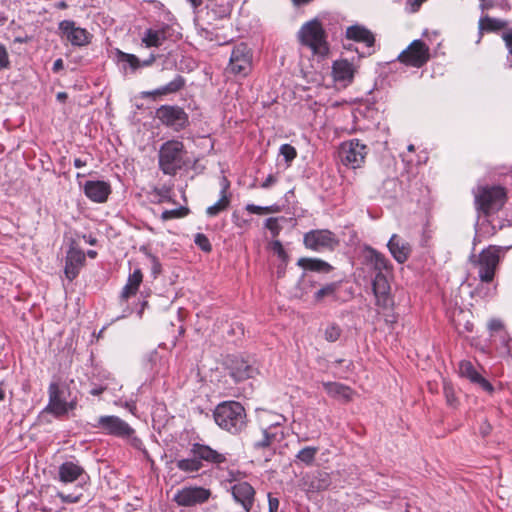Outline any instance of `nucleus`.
<instances>
[{
  "label": "nucleus",
  "instance_id": "62",
  "mask_svg": "<svg viewBox=\"0 0 512 512\" xmlns=\"http://www.w3.org/2000/svg\"><path fill=\"white\" fill-rule=\"evenodd\" d=\"M492 7V2L489 0H480V9L482 11L486 10V9H489Z\"/></svg>",
  "mask_w": 512,
  "mask_h": 512
},
{
  "label": "nucleus",
  "instance_id": "21",
  "mask_svg": "<svg viewBox=\"0 0 512 512\" xmlns=\"http://www.w3.org/2000/svg\"><path fill=\"white\" fill-rule=\"evenodd\" d=\"M387 248L393 259L399 263H405L412 254V245L398 234H392L387 242Z\"/></svg>",
  "mask_w": 512,
  "mask_h": 512
},
{
  "label": "nucleus",
  "instance_id": "51",
  "mask_svg": "<svg viewBox=\"0 0 512 512\" xmlns=\"http://www.w3.org/2000/svg\"><path fill=\"white\" fill-rule=\"evenodd\" d=\"M58 496L59 498L62 500L63 503H69V504H72V503H77L80 501V498L82 496L81 493L79 494H75V493H64V492H59L58 493Z\"/></svg>",
  "mask_w": 512,
  "mask_h": 512
},
{
  "label": "nucleus",
  "instance_id": "63",
  "mask_svg": "<svg viewBox=\"0 0 512 512\" xmlns=\"http://www.w3.org/2000/svg\"><path fill=\"white\" fill-rule=\"evenodd\" d=\"M124 407L126 409H128L132 414L135 413L136 405H135V403L133 401H130V402L126 401L125 404H124Z\"/></svg>",
  "mask_w": 512,
  "mask_h": 512
},
{
  "label": "nucleus",
  "instance_id": "52",
  "mask_svg": "<svg viewBox=\"0 0 512 512\" xmlns=\"http://www.w3.org/2000/svg\"><path fill=\"white\" fill-rule=\"evenodd\" d=\"M279 499L273 497L271 493H268V510L269 512H278Z\"/></svg>",
  "mask_w": 512,
  "mask_h": 512
},
{
  "label": "nucleus",
  "instance_id": "7",
  "mask_svg": "<svg viewBox=\"0 0 512 512\" xmlns=\"http://www.w3.org/2000/svg\"><path fill=\"white\" fill-rule=\"evenodd\" d=\"M303 243L307 249L321 252L324 250L333 251L339 245V240L330 230L316 229L304 234Z\"/></svg>",
  "mask_w": 512,
  "mask_h": 512
},
{
  "label": "nucleus",
  "instance_id": "12",
  "mask_svg": "<svg viewBox=\"0 0 512 512\" xmlns=\"http://www.w3.org/2000/svg\"><path fill=\"white\" fill-rule=\"evenodd\" d=\"M174 34L175 29L172 25L157 22L143 32L141 42L146 48L160 47L165 41L173 39Z\"/></svg>",
  "mask_w": 512,
  "mask_h": 512
},
{
  "label": "nucleus",
  "instance_id": "6",
  "mask_svg": "<svg viewBox=\"0 0 512 512\" xmlns=\"http://www.w3.org/2000/svg\"><path fill=\"white\" fill-rule=\"evenodd\" d=\"M505 197V190L500 186L482 187L475 194V203L479 210L488 214L499 210L505 202Z\"/></svg>",
  "mask_w": 512,
  "mask_h": 512
},
{
  "label": "nucleus",
  "instance_id": "48",
  "mask_svg": "<svg viewBox=\"0 0 512 512\" xmlns=\"http://www.w3.org/2000/svg\"><path fill=\"white\" fill-rule=\"evenodd\" d=\"M278 217H269L265 221V228L268 229L273 237H276L279 235L282 227L279 224Z\"/></svg>",
  "mask_w": 512,
  "mask_h": 512
},
{
  "label": "nucleus",
  "instance_id": "4",
  "mask_svg": "<svg viewBox=\"0 0 512 512\" xmlns=\"http://www.w3.org/2000/svg\"><path fill=\"white\" fill-rule=\"evenodd\" d=\"M185 148L179 140H168L159 149V168L166 175H175L182 169Z\"/></svg>",
  "mask_w": 512,
  "mask_h": 512
},
{
  "label": "nucleus",
  "instance_id": "41",
  "mask_svg": "<svg viewBox=\"0 0 512 512\" xmlns=\"http://www.w3.org/2000/svg\"><path fill=\"white\" fill-rule=\"evenodd\" d=\"M210 11L214 15L215 18L222 19V18H225L230 15L231 6L229 5V3H225V4H221V5L214 4L210 7Z\"/></svg>",
  "mask_w": 512,
  "mask_h": 512
},
{
  "label": "nucleus",
  "instance_id": "5",
  "mask_svg": "<svg viewBox=\"0 0 512 512\" xmlns=\"http://www.w3.org/2000/svg\"><path fill=\"white\" fill-rule=\"evenodd\" d=\"M511 247L512 245H490L480 252L477 264L479 266L478 275L481 282L490 283L493 281L501 255H504Z\"/></svg>",
  "mask_w": 512,
  "mask_h": 512
},
{
  "label": "nucleus",
  "instance_id": "64",
  "mask_svg": "<svg viewBox=\"0 0 512 512\" xmlns=\"http://www.w3.org/2000/svg\"><path fill=\"white\" fill-rule=\"evenodd\" d=\"M73 164H74V167H76V168H82L87 164V162L80 158H75Z\"/></svg>",
  "mask_w": 512,
  "mask_h": 512
},
{
  "label": "nucleus",
  "instance_id": "43",
  "mask_svg": "<svg viewBox=\"0 0 512 512\" xmlns=\"http://www.w3.org/2000/svg\"><path fill=\"white\" fill-rule=\"evenodd\" d=\"M279 153H280V155H282L284 157V159L287 163L292 162L297 156V151H296L295 147H293L292 145L287 144V143L282 144L280 146Z\"/></svg>",
  "mask_w": 512,
  "mask_h": 512
},
{
  "label": "nucleus",
  "instance_id": "34",
  "mask_svg": "<svg viewBox=\"0 0 512 512\" xmlns=\"http://www.w3.org/2000/svg\"><path fill=\"white\" fill-rule=\"evenodd\" d=\"M507 25V22L501 19L492 18L488 15L483 16L479 20V39L480 41L482 37L483 31L486 32H497L503 28H505Z\"/></svg>",
  "mask_w": 512,
  "mask_h": 512
},
{
  "label": "nucleus",
  "instance_id": "61",
  "mask_svg": "<svg viewBox=\"0 0 512 512\" xmlns=\"http://www.w3.org/2000/svg\"><path fill=\"white\" fill-rule=\"evenodd\" d=\"M131 444L133 445V447L137 448V449H141L143 443L141 441V439H139L138 437L136 436H131Z\"/></svg>",
  "mask_w": 512,
  "mask_h": 512
},
{
  "label": "nucleus",
  "instance_id": "35",
  "mask_svg": "<svg viewBox=\"0 0 512 512\" xmlns=\"http://www.w3.org/2000/svg\"><path fill=\"white\" fill-rule=\"evenodd\" d=\"M309 489L312 491H324L331 485V477L328 472L316 471L309 479Z\"/></svg>",
  "mask_w": 512,
  "mask_h": 512
},
{
  "label": "nucleus",
  "instance_id": "25",
  "mask_svg": "<svg viewBox=\"0 0 512 512\" xmlns=\"http://www.w3.org/2000/svg\"><path fill=\"white\" fill-rule=\"evenodd\" d=\"M364 257L375 273H384L385 271L389 272L393 269V265L389 259L383 253L371 246L364 247Z\"/></svg>",
  "mask_w": 512,
  "mask_h": 512
},
{
  "label": "nucleus",
  "instance_id": "27",
  "mask_svg": "<svg viewBox=\"0 0 512 512\" xmlns=\"http://www.w3.org/2000/svg\"><path fill=\"white\" fill-rule=\"evenodd\" d=\"M49 405L51 413L56 416L64 415L68 412V403L61 398V390L56 382L50 383L48 387Z\"/></svg>",
  "mask_w": 512,
  "mask_h": 512
},
{
  "label": "nucleus",
  "instance_id": "37",
  "mask_svg": "<svg viewBox=\"0 0 512 512\" xmlns=\"http://www.w3.org/2000/svg\"><path fill=\"white\" fill-rule=\"evenodd\" d=\"M340 287V282H331L320 288L314 294L315 301L319 302L325 297H331L333 300H337V291Z\"/></svg>",
  "mask_w": 512,
  "mask_h": 512
},
{
  "label": "nucleus",
  "instance_id": "50",
  "mask_svg": "<svg viewBox=\"0 0 512 512\" xmlns=\"http://www.w3.org/2000/svg\"><path fill=\"white\" fill-rule=\"evenodd\" d=\"M10 64L8 51L5 45L0 43V70L8 69Z\"/></svg>",
  "mask_w": 512,
  "mask_h": 512
},
{
  "label": "nucleus",
  "instance_id": "32",
  "mask_svg": "<svg viewBox=\"0 0 512 512\" xmlns=\"http://www.w3.org/2000/svg\"><path fill=\"white\" fill-rule=\"evenodd\" d=\"M326 393L333 398L348 402L352 397V389L339 382H323Z\"/></svg>",
  "mask_w": 512,
  "mask_h": 512
},
{
  "label": "nucleus",
  "instance_id": "58",
  "mask_svg": "<svg viewBox=\"0 0 512 512\" xmlns=\"http://www.w3.org/2000/svg\"><path fill=\"white\" fill-rule=\"evenodd\" d=\"M287 264H288V262H281V261L278 264V266H277V276L279 278L284 276Z\"/></svg>",
  "mask_w": 512,
  "mask_h": 512
},
{
  "label": "nucleus",
  "instance_id": "56",
  "mask_svg": "<svg viewBox=\"0 0 512 512\" xmlns=\"http://www.w3.org/2000/svg\"><path fill=\"white\" fill-rule=\"evenodd\" d=\"M63 69H64L63 59H61V58L56 59L52 66L53 73H59Z\"/></svg>",
  "mask_w": 512,
  "mask_h": 512
},
{
  "label": "nucleus",
  "instance_id": "22",
  "mask_svg": "<svg viewBox=\"0 0 512 512\" xmlns=\"http://www.w3.org/2000/svg\"><path fill=\"white\" fill-rule=\"evenodd\" d=\"M87 478V473L77 461H65L58 468V479L64 484L85 481Z\"/></svg>",
  "mask_w": 512,
  "mask_h": 512
},
{
  "label": "nucleus",
  "instance_id": "31",
  "mask_svg": "<svg viewBox=\"0 0 512 512\" xmlns=\"http://www.w3.org/2000/svg\"><path fill=\"white\" fill-rule=\"evenodd\" d=\"M142 280L143 274L140 268H136L131 274H129L127 283L120 294L121 303L126 302L130 297L136 295Z\"/></svg>",
  "mask_w": 512,
  "mask_h": 512
},
{
  "label": "nucleus",
  "instance_id": "3",
  "mask_svg": "<svg viewBox=\"0 0 512 512\" xmlns=\"http://www.w3.org/2000/svg\"><path fill=\"white\" fill-rule=\"evenodd\" d=\"M302 46L309 48L314 55L325 56L329 52L327 35L318 18L305 22L297 32Z\"/></svg>",
  "mask_w": 512,
  "mask_h": 512
},
{
  "label": "nucleus",
  "instance_id": "28",
  "mask_svg": "<svg viewBox=\"0 0 512 512\" xmlns=\"http://www.w3.org/2000/svg\"><path fill=\"white\" fill-rule=\"evenodd\" d=\"M353 63L347 59H339L333 62L332 74L336 82L349 84L352 82L355 74Z\"/></svg>",
  "mask_w": 512,
  "mask_h": 512
},
{
  "label": "nucleus",
  "instance_id": "47",
  "mask_svg": "<svg viewBox=\"0 0 512 512\" xmlns=\"http://www.w3.org/2000/svg\"><path fill=\"white\" fill-rule=\"evenodd\" d=\"M502 39L508 50L507 66L512 69V60L510 59V56H512V28L502 33Z\"/></svg>",
  "mask_w": 512,
  "mask_h": 512
},
{
  "label": "nucleus",
  "instance_id": "39",
  "mask_svg": "<svg viewBox=\"0 0 512 512\" xmlns=\"http://www.w3.org/2000/svg\"><path fill=\"white\" fill-rule=\"evenodd\" d=\"M189 212L190 210L188 207L180 206L175 209L164 210L160 215V219L163 222H166L171 219H180L186 217L189 214Z\"/></svg>",
  "mask_w": 512,
  "mask_h": 512
},
{
  "label": "nucleus",
  "instance_id": "55",
  "mask_svg": "<svg viewBox=\"0 0 512 512\" xmlns=\"http://www.w3.org/2000/svg\"><path fill=\"white\" fill-rule=\"evenodd\" d=\"M277 182V178L273 174H269L267 178L262 182L261 187L264 189L270 188L272 185H274Z\"/></svg>",
  "mask_w": 512,
  "mask_h": 512
},
{
  "label": "nucleus",
  "instance_id": "17",
  "mask_svg": "<svg viewBox=\"0 0 512 512\" xmlns=\"http://www.w3.org/2000/svg\"><path fill=\"white\" fill-rule=\"evenodd\" d=\"M115 57L120 69L127 73H135L140 68L150 67L156 60V55L151 53L147 59L140 60L135 54L126 53L120 49L115 50Z\"/></svg>",
  "mask_w": 512,
  "mask_h": 512
},
{
  "label": "nucleus",
  "instance_id": "1",
  "mask_svg": "<svg viewBox=\"0 0 512 512\" xmlns=\"http://www.w3.org/2000/svg\"><path fill=\"white\" fill-rule=\"evenodd\" d=\"M215 423L223 430L236 435L247 425L245 408L237 401H223L219 403L214 411Z\"/></svg>",
  "mask_w": 512,
  "mask_h": 512
},
{
  "label": "nucleus",
  "instance_id": "44",
  "mask_svg": "<svg viewBox=\"0 0 512 512\" xmlns=\"http://www.w3.org/2000/svg\"><path fill=\"white\" fill-rule=\"evenodd\" d=\"M324 335L327 341L335 342L341 336V328L336 324H330L326 327Z\"/></svg>",
  "mask_w": 512,
  "mask_h": 512
},
{
  "label": "nucleus",
  "instance_id": "33",
  "mask_svg": "<svg viewBox=\"0 0 512 512\" xmlns=\"http://www.w3.org/2000/svg\"><path fill=\"white\" fill-rule=\"evenodd\" d=\"M297 265L305 270L320 273H328L332 270V266L328 262L318 258L303 257L298 259Z\"/></svg>",
  "mask_w": 512,
  "mask_h": 512
},
{
  "label": "nucleus",
  "instance_id": "38",
  "mask_svg": "<svg viewBox=\"0 0 512 512\" xmlns=\"http://www.w3.org/2000/svg\"><path fill=\"white\" fill-rule=\"evenodd\" d=\"M229 204L230 198L228 197V195H220V199L206 209V214L210 217H214L221 213L222 211L226 210Z\"/></svg>",
  "mask_w": 512,
  "mask_h": 512
},
{
  "label": "nucleus",
  "instance_id": "2",
  "mask_svg": "<svg viewBox=\"0 0 512 512\" xmlns=\"http://www.w3.org/2000/svg\"><path fill=\"white\" fill-rule=\"evenodd\" d=\"M221 464L226 461L224 454L217 452L210 446L200 443H193L187 458L177 459L176 467L184 473H196L202 469V462Z\"/></svg>",
  "mask_w": 512,
  "mask_h": 512
},
{
  "label": "nucleus",
  "instance_id": "10",
  "mask_svg": "<svg viewBox=\"0 0 512 512\" xmlns=\"http://www.w3.org/2000/svg\"><path fill=\"white\" fill-rule=\"evenodd\" d=\"M252 68V53L247 44L234 46L228 64V70L234 75L245 77Z\"/></svg>",
  "mask_w": 512,
  "mask_h": 512
},
{
  "label": "nucleus",
  "instance_id": "42",
  "mask_svg": "<svg viewBox=\"0 0 512 512\" xmlns=\"http://www.w3.org/2000/svg\"><path fill=\"white\" fill-rule=\"evenodd\" d=\"M246 210L249 213H252V214L262 215V214H266V213L276 212V211H278V207L274 206V205H272V206H258V205H255V204H247L246 205Z\"/></svg>",
  "mask_w": 512,
  "mask_h": 512
},
{
  "label": "nucleus",
  "instance_id": "57",
  "mask_svg": "<svg viewBox=\"0 0 512 512\" xmlns=\"http://www.w3.org/2000/svg\"><path fill=\"white\" fill-rule=\"evenodd\" d=\"M161 270V264L160 262L158 261V259L156 257H152V272L153 274H158Z\"/></svg>",
  "mask_w": 512,
  "mask_h": 512
},
{
  "label": "nucleus",
  "instance_id": "30",
  "mask_svg": "<svg viewBox=\"0 0 512 512\" xmlns=\"http://www.w3.org/2000/svg\"><path fill=\"white\" fill-rule=\"evenodd\" d=\"M185 83L186 81L184 77L181 75H177L173 80H171L164 86H161L151 91H143L141 93V97L155 99L157 96L173 94L180 91L185 86Z\"/></svg>",
  "mask_w": 512,
  "mask_h": 512
},
{
  "label": "nucleus",
  "instance_id": "36",
  "mask_svg": "<svg viewBox=\"0 0 512 512\" xmlns=\"http://www.w3.org/2000/svg\"><path fill=\"white\" fill-rule=\"evenodd\" d=\"M318 451V447L306 446L298 451V453L295 456L296 461L304 464L305 466H312L313 463L315 462Z\"/></svg>",
  "mask_w": 512,
  "mask_h": 512
},
{
  "label": "nucleus",
  "instance_id": "29",
  "mask_svg": "<svg viewBox=\"0 0 512 512\" xmlns=\"http://www.w3.org/2000/svg\"><path fill=\"white\" fill-rule=\"evenodd\" d=\"M284 438L285 434L282 427L268 425L262 430V438L255 441L253 446L255 449L267 448L274 443L281 442Z\"/></svg>",
  "mask_w": 512,
  "mask_h": 512
},
{
  "label": "nucleus",
  "instance_id": "60",
  "mask_svg": "<svg viewBox=\"0 0 512 512\" xmlns=\"http://www.w3.org/2000/svg\"><path fill=\"white\" fill-rule=\"evenodd\" d=\"M104 390H105V387H104V386L99 385V386H95V387H93V388L89 391V393H90L91 395H93V396H99L100 394H102V393L104 392Z\"/></svg>",
  "mask_w": 512,
  "mask_h": 512
},
{
  "label": "nucleus",
  "instance_id": "53",
  "mask_svg": "<svg viewBox=\"0 0 512 512\" xmlns=\"http://www.w3.org/2000/svg\"><path fill=\"white\" fill-rule=\"evenodd\" d=\"M488 328L492 332L501 331L504 328V325L499 319H491L488 323Z\"/></svg>",
  "mask_w": 512,
  "mask_h": 512
},
{
  "label": "nucleus",
  "instance_id": "14",
  "mask_svg": "<svg viewBox=\"0 0 512 512\" xmlns=\"http://www.w3.org/2000/svg\"><path fill=\"white\" fill-rule=\"evenodd\" d=\"M398 59L402 63L419 68L429 60V48L422 40H414L399 54Z\"/></svg>",
  "mask_w": 512,
  "mask_h": 512
},
{
  "label": "nucleus",
  "instance_id": "15",
  "mask_svg": "<svg viewBox=\"0 0 512 512\" xmlns=\"http://www.w3.org/2000/svg\"><path fill=\"white\" fill-rule=\"evenodd\" d=\"M228 369L235 382H242L258 374V368L250 360L239 356L229 359Z\"/></svg>",
  "mask_w": 512,
  "mask_h": 512
},
{
  "label": "nucleus",
  "instance_id": "19",
  "mask_svg": "<svg viewBox=\"0 0 512 512\" xmlns=\"http://www.w3.org/2000/svg\"><path fill=\"white\" fill-rule=\"evenodd\" d=\"M85 196L94 203H104L112 192L111 185L103 180H88L83 185Z\"/></svg>",
  "mask_w": 512,
  "mask_h": 512
},
{
  "label": "nucleus",
  "instance_id": "59",
  "mask_svg": "<svg viewBox=\"0 0 512 512\" xmlns=\"http://www.w3.org/2000/svg\"><path fill=\"white\" fill-rule=\"evenodd\" d=\"M230 186V183L229 181L227 180L226 177H223L222 180H221V191H220V195H227V190Z\"/></svg>",
  "mask_w": 512,
  "mask_h": 512
},
{
  "label": "nucleus",
  "instance_id": "49",
  "mask_svg": "<svg viewBox=\"0 0 512 512\" xmlns=\"http://www.w3.org/2000/svg\"><path fill=\"white\" fill-rule=\"evenodd\" d=\"M443 390H444V396H445V399H446V403L450 407H456V405L458 403V400H457V397L455 395L454 389L450 385L444 384Z\"/></svg>",
  "mask_w": 512,
  "mask_h": 512
},
{
  "label": "nucleus",
  "instance_id": "18",
  "mask_svg": "<svg viewBox=\"0 0 512 512\" xmlns=\"http://www.w3.org/2000/svg\"><path fill=\"white\" fill-rule=\"evenodd\" d=\"M372 290L378 307L388 309L393 306L390 284L384 273H375L372 280Z\"/></svg>",
  "mask_w": 512,
  "mask_h": 512
},
{
  "label": "nucleus",
  "instance_id": "16",
  "mask_svg": "<svg viewBox=\"0 0 512 512\" xmlns=\"http://www.w3.org/2000/svg\"><path fill=\"white\" fill-rule=\"evenodd\" d=\"M211 493L210 490L203 487H186L174 495V501L179 506L191 507L198 504L205 503Z\"/></svg>",
  "mask_w": 512,
  "mask_h": 512
},
{
  "label": "nucleus",
  "instance_id": "9",
  "mask_svg": "<svg viewBox=\"0 0 512 512\" xmlns=\"http://www.w3.org/2000/svg\"><path fill=\"white\" fill-rule=\"evenodd\" d=\"M156 118L174 131H181L189 124L188 114L177 105H161L156 110Z\"/></svg>",
  "mask_w": 512,
  "mask_h": 512
},
{
  "label": "nucleus",
  "instance_id": "46",
  "mask_svg": "<svg viewBox=\"0 0 512 512\" xmlns=\"http://www.w3.org/2000/svg\"><path fill=\"white\" fill-rule=\"evenodd\" d=\"M271 249L278 256L281 262L289 261V255L279 240H275L271 243Z\"/></svg>",
  "mask_w": 512,
  "mask_h": 512
},
{
  "label": "nucleus",
  "instance_id": "8",
  "mask_svg": "<svg viewBox=\"0 0 512 512\" xmlns=\"http://www.w3.org/2000/svg\"><path fill=\"white\" fill-rule=\"evenodd\" d=\"M367 146L358 139L343 142L339 149V158L343 165L352 169L359 168L365 160Z\"/></svg>",
  "mask_w": 512,
  "mask_h": 512
},
{
  "label": "nucleus",
  "instance_id": "13",
  "mask_svg": "<svg viewBox=\"0 0 512 512\" xmlns=\"http://www.w3.org/2000/svg\"><path fill=\"white\" fill-rule=\"evenodd\" d=\"M58 29L62 38H66L72 46L83 47L91 43L92 34L85 28L76 26L73 20H62L58 24Z\"/></svg>",
  "mask_w": 512,
  "mask_h": 512
},
{
  "label": "nucleus",
  "instance_id": "24",
  "mask_svg": "<svg viewBox=\"0 0 512 512\" xmlns=\"http://www.w3.org/2000/svg\"><path fill=\"white\" fill-rule=\"evenodd\" d=\"M345 36L349 40L365 44L368 49L367 55H371L375 36L368 28L360 24L351 25L346 29Z\"/></svg>",
  "mask_w": 512,
  "mask_h": 512
},
{
  "label": "nucleus",
  "instance_id": "54",
  "mask_svg": "<svg viewBox=\"0 0 512 512\" xmlns=\"http://www.w3.org/2000/svg\"><path fill=\"white\" fill-rule=\"evenodd\" d=\"M272 421L269 425L274 427H282L283 423L286 421V418L280 414H272Z\"/></svg>",
  "mask_w": 512,
  "mask_h": 512
},
{
  "label": "nucleus",
  "instance_id": "23",
  "mask_svg": "<svg viewBox=\"0 0 512 512\" xmlns=\"http://www.w3.org/2000/svg\"><path fill=\"white\" fill-rule=\"evenodd\" d=\"M233 499L242 505L245 512H250L253 503L255 490L248 482H237L231 487Z\"/></svg>",
  "mask_w": 512,
  "mask_h": 512
},
{
  "label": "nucleus",
  "instance_id": "40",
  "mask_svg": "<svg viewBox=\"0 0 512 512\" xmlns=\"http://www.w3.org/2000/svg\"><path fill=\"white\" fill-rule=\"evenodd\" d=\"M172 189L169 186L163 185L161 187H157L153 190V194L155 195L156 203H164L172 201L171 197Z\"/></svg>",
  "mask_w": 512,
  "mask_h": 512
},
{
  "label": "nucleus",
  "instance_id": "11",
  "mask_svg": "<svg viewBox=\"0 0 512 512\" xmlns=\"http://www.w3.org/2000/svg\"><path fill=\"white\" fill-rule=\"evenodd\" d=\"M94 427L107 435L118 438H130L135 433V430L127 422L114 415L100 416Z\"/></svg>",
  "mask_w": 512,
  "mask_h": 512
},
{
  "label": "nucleus",
  "instance_id": "20",
  "mask_svg": "<svg viewBox=\"0 0 512 512\" xmlns=\"http://www.w3.org/2000/svg\"><path fill=\"white\" fill-rule=\"evenodd\" d=\"M459 375L468 379L471 383L478 385L488 394H492L494 392L493 385L478 372L476 367L469 360L460 361Z\"/></svg>",
  "mask_w": 512,
  "mask_h": 512
},
{
  "label": "nucleus",
  "instance_id": "45",
  "mask_svg": "<svg viewBox=\"0 0 512 512\" xmlns=\"http://www.w3.org/2000/svg\"><path fill=\"white\" fill-rule=\"evenodd\" d=\"M194 243L204 252H210L212 250V245L208 237L203 233H197L194 236Z\"/></svg>",
  "mask_w": 512,
  "mask_h": 512
},
{
  "label": "nucleus",
  "instance_id": "26",
  "mask_svg": "<svg viewBox=\"0 0 512 512\" xmlns=\"http://www.w3.org/2000/svg\"><path fill=\"white\" fill-rule=\"evenodd\" d=\"M84 261L85 254L83 251L75 248H71L68 251L65 261L64 273L70 281L78 276L80 267L83 265Z\"/></svg>",
  "mask_w": 512,
  "mask_h": 512
}]
</instances>
